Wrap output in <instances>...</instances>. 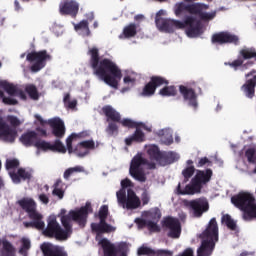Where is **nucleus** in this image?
<instances>
[{
    "label": "nucleus",
    "instance_id": "obj_16",
    "mask_svg": "<svg viewBox=\"0 0 256 256\" xmlns=\"http://www.w3.org/2000/svg\"><path fill=\"white\" fill-rule=\"evenodd\" d=\"M247 59H255L256 60V51L255 49H242L239 51L238 58L232 62H226L225 65H229L232 69H239V67H243V63L247 61Z\"/></svg>",
    "mask_w": 256,
    "mask_h": 256
},
{
    "label": "nucleus",
    "instance_id": "obj_41",
    "mask_svg": "<svg viewBox=\"0 0 256 256\" xmlns=\"http://www.w3.org/2000/svg\"><path fill=\"white\" fill-rule=\"evenodd\" d=\"M155 91L157 89L155 86L152 84L151 80L144 86L142 95L143 97H152V95H155Z\"/></svg>",
    "mask_w": 256,
    "mask_h": 256
},
{
    "label": "nucleus",
    "instance_id": "obj_33",
    "mask_svg": "<svg viewBox=\"0 0 256 256\" xmlns=\"http://www.w3.org/2000/svg\"><path fill=\"white\" fill-rule=\"evenodd\" d=\"M53 187L54 189L52 191V195H54V197H58V199H63V197H65V191L63 190V180H56Z\"/></svg>",
    "mask_w": 256,
    "mask_h": 256
},
{
    "label": "nucleus",
    "instance_id": "obj_32",
    "mask_svg": "<svg viewBox=\"0 0 256 256\" xmlns=\"http://www.w3.org/2000/svg\"><path fill=\"white\" fill-rule=\"evenodd\" d=\"M75 31H83L84 37H91V30L89 29V22L82 20L78 24L74 25Z\"/></svg>",
    "mask_w": 256,
    "mask_h": 256
},
{
    "label": "nucleus",
    "instance_id": "obj_46",
    "mask_svg": "<svg viewBox=\"0 0 256 256\" xmlns=\"http://www.w3.org/2000/svg\"><path fill=\"white\" fill-rule=\"evenodd\" d=\"M148 217L152 219V221L158 223L159 219H161V210H159V208H154L150 210L148 213Z\"/></svg>",
    "mask_w": 256,
    "mask_h": 256
},
{
    "label": "nucleus",
    "instance_id": "obj_54",
    "mask_svg": "<svg viewBox=\"0 0 256 256\" xmlns=\"http://www.w3.org/2000/svg\"><path fill=\"white\" fill-rule=\"evenodd\" d=\"M141 201L143 205H149V202L151 201V195L147 190H144L141 195Z\"/></svg>",
    "mask_w": 256,
    "mask_h": 256
},
{
    "label": "nucleus",
    "instance_id": "obj_21",
    "mask_svg": "<svg viewBox=\"0 0 256 256\" xmlns=\"http://www.w3.org/2000/svg\"><path fill=\"white\" fill-rule=\"evenodd\" d=\"M122 207L128 210L139 209L141 207V199H139V196H137L133 189L129 188L127 190V198Z\"/></svg>",
    "mask_w": 256,
    "mask_h": 256
},
{
    "label": "nucleus",
    "instance_id": "obj_48",
    "mask_svg": "<svg viewBox=\"0 0 256 256\" xmlns=\"http://www.w3.org/2000/svg\"><path fill=\"white\" fill-rule=\"evenodd\" d=\"M146 227L151 233H159V231H161V228H159L156 221L148 220Z\"/></svg>",
    "mask_w": 256,
    "mask_h": 256
},
{
    "label": "nucleus",
    "instance_id": "obj_11",
    "mask_svg": "<svg viewBox=\"0 0 256 256\" xmlns=\"http://www.w3.org/2000/svg\"><path fill=\"white\" fill-rule=\"evenodd\" d=\"M98 245L103 250V256H127V251H129L127 242H120L115 245L107 238L100 239Z\"/></svg>",
    "mask_w": 256,
    "mask_h": 256
},
{
    "label": "nucleus",
    "instance_id": "obj_30",
    "mask_svg": "<svg viewBox=\"0 0 256 256\" xmlns=\"http://www.w3.org/2000/svg\"><path fill=\"white\" fill-rule=\"evenodd\" d=\"M1 89H4L8 95L15 97L19 93V89L14 84H11L7 81H0Z\"/></svg>",
    "mask_w": 256,
    "mask_h": 256
},
{
    "label": "nucleus",
    "instance_id": "obj_42",
    "mask_svg": "<svg viewBox=\"0 0 256 256\" xmlns=\"http://www.w3.org/2000/svg\"><path fill=\"white\" fill-rule=\"evenodd\" d=\"M182 175L184 177L183 183H187L189 179L195 175V166H188L182 171Z\"/></svg>",
    "mask_w": 256,
    "mask_h": 256
},
{
    "label": "nucleus",
    "instance_id": "obj_23",
    "mask_svg": "<svg viewBox=\"0 0 256 256\" xmlns=\"http://www.w3.org/2000/svg\"><path fill=\"white\" fill-rule=\"evenodd\" d=\"M48 124L52 129V135H54V137L57 139H63V137H65V123L61 118L49 120Z\"/></svg>",
    "mask_w": 256,
    "mask_h": 256
},
{
    "label": "nucleus",
    "instance_id": "obj_6",
    "mask_svg": "<svg viewBox=\"0 0 256 256\" xmlns=\"http://www.w3.org/2000/svg\"><path fill=\"white\" fill-rule=\"evenodd\" d=\"M231 203L240 211H243L244 221L256 219V199L250 192L241 191L231 197Z\"/></svg>",
    "mask_w": 256,
    "mask_h": 256
},
{
    "label": "nucleus",
    "instance_id": "obj_53",
    "mask_svg": "<svg viewBox=\"0 0 256 256\" xmlns=\"http://www.w3.org/2000/svg\"><path fill=\"white\" fill-rule=\"evenodd\" d=\"M31 249V241L29 239H22V247L20 248V253H25Z\"/></svg>",
    "mask_w": 256,
    "mask_h": 256
},
{
    "label": "nucleus",
    "instance_id": "obj_50",
    "mask_svg": "<svg viewBox=\"0 0 256 256\" xmlns=\"http://www.w3.org/2000/svg\"><path fill=\"white\" fill-rule=\"evenodd\" d=\"M73 153L77 155V157H87V154L89 153V150H85V148L80 147L79 144L75 147L73 150Z\"/></svg>",
    "mask_w": 256,
    "mask_h": 256
},
{
    "label": "nucleus",
    "instance_id": "obj_15",
    "mask_svg": "<svg viewBox=\"0 0 256 256\" xmlns=\"http://www.w3.org/2000/svg\"><path fill=\"white\" fill-rule=\"evenodd\" d=\"M189 211L192 212L194 217H203V213L209 211V202L206 199L198 198L190 200L186 203Z\"/></svg>",
    "mask_w": 256,
    "mask_h": 256
},
{
    "label": "nucleus",
    "instance_id": "obj_47",
    "mask_svg": "<svg viewBox=\"0 0 256 256\" xmlns=\"http://www.w3.org/2000/svg\"><path fill=\"white\" fill-rule=\"evenodd\" d=\"M78 145H79V149L83 147L86 151L95 149V141L93 140H85L80 142Z\"/></svg>",
    "mask_w": 256,
    "mask_h": 256
},
{
    "label": "nucleus",
    "instance_id": "obj_9",
    "mask_svg": "<svg viewBox=\"0 0 256 256\" xmlns=\"http://www.w3.org/2000/svg\"><path fill=\"white\" fill-rule=\"evenodd\" d=\"M20 125L21 120L15 115H8L6 119L0 117V139L5 143H15L17 127Z\"/></svg>",
    "mask_w": 256,
    "mask_h": 256
},
{
    "label": "nucleus",
    "instance_id": "obj_5",
    "mask_svg": "<svg viewBox=\"0 0 256 256\" xmlns=\"http://www.w3.org/2000/svg\"><path fill=\"white\" fill-rule=\"evenodd\" d=\"M202 243L197 250V255L211 256L215 249V243L219 241V226L217 225V219L212 218L209 221L207 228L201 234Z\"/></svg>",
    "mask_w": 256,
    "mask_h": 256
},
{
    "label": "nucleus",
    "instance_id": "obj_29",
    "mask_svg": "<svg viewBox=\"0 0 256 256\" xmlns=\"http://www.w3.org/2000/svg\"><path fill=\"white\" fill-rule=\"evenodd\" d=\"M137 35V24L130 23L126 25L119 35V39H131Z\"/></svg>",
    "mask_w": 256,
    "mask_h": 256
},
{
    "label": "nucleus",
    "instance_id": "obj_2",
    "mask_svg": "<svg viewBox=\"0 0 256 256\" xmlns=\"http://www.w3.org/2000/svg\"><path fill=\"white\" fill-rule=\"evenodd\" d=\"M89 55V66L93 70V75L98 77L100 81H104L109 87L119 89V81L123 77L119 66L109 58L100 60L99 49L95 47L89 50Z\"/></svg>",
    "mask_w": 256,
    "mask_h": 256
},
{
    "label": "nucleus",
    "instance_id": "obj_43",
    "mask_svg": "<svg viewBox=\"0 0 256 256\" xmlns=\"http://www.w3.org/2000/svg\"><path fill=\"white\" fill-rule=\"evenodd\" d=\"M81 171H83V167H81V166H75L72 168H68L65 170L63 177L66 181H69V178L71 177V175H73V173H81Z\"/></svg>",
    "mask_w": 256,
    "mask_h": 256
},
{
    "label": "nucleus",
    "instance_id": "obj_20",
    "mask_svg": "<svg viewBox=\"0 0 256 256\" xmlns=\"http://www.w3.org/2000/svg\"><path fill=\"white\" fill-rule=\"evenodd\" d=\"M61 15H70V17H77L79 13V3L75 0H64L59 6Z\"/></svg>",
    "mask_w": 256,
    "mask_h": 256
},
{
    "label": "nucleus",
    "instance_id": "obj_18",
    "mask_svg": "<svg viewBox=\"0 0 256 256\" xmlns=\"http://www.w3.org/2000/svg\"><path fill=\"white\" fill-rule=\"evenodd\" d=\"M212 43H218L219 45H225L227 43L239 45V36L232 34L231 32H219L213 34Z\"/></svg>",
    "mask_w": 256,
    "mask_h": 256
},
{
    "label": "nucleus",
    "instance_id": "obj_3",
    "mask_svg": "<svg viewBox=\"0 0 256 256\" xmlns=\"http://www.w3.org/2000/svg\"><path fill=\"white\" fill-rule=\"evenodd\" d=\"M159 13L155 19L156 27L159 31L163 33H175V29H186L187 37L194 38L203 35V25L195 17L186 16L184 21L181 22L179 20L163 18Z\"/></svg>",
    "mask_w": 256,
    "mask_h": 256
},
{
    "label": "nucleus",
    "instance_id": "obj_27",
    "mask_svg": "<svg viewBox=\"0 0 256 256\" xmlns=\"http://www.w3.org/2000/svg\"><path fill=\"white\" fill-rule=\"evenodd\" d=\"M29 219H31V222L23 223L26 229H29L30 227L32 229H37L38 231L45 229V221H43V216L41 214H38L37 218L29 217Z\"/></svg>",
    "mask_w": 256,
    "mask_h": 256
},
{
    "label": "nucleus",
    "instance_id": "obj_49",
    "mask_svg": "<svg viewBox=\"0 0 256 256\" xmlns=\"http://www.w3.org/2000/svg\"><path fill=\"white\" fill-rule=\"evenodd\" d=\"M116 196L118 199V203L123 206L125 201H127V192H125V190L121 189L116 193Z\"/></svg>",
    "mask_w": 256,
    "mask_h": 256
},
{
    "label": "nucleus",
    "instance_id": "obj_19",
    "mask_svg": "<svg viewBox=\"0 0 256 256\" xmlns=\"http://www.w3.org/2000/svg\"><path fill=\"white\" fill-rule=\"evenodd\" d=\"M17 204L27 213L28 217L35 219L41 215V213L37 211V203H35L33 198H22L17 201Z\"/></svg>",
    "mask_w": 256,
    "mask_h": 256
},
{
    "label": "nucleus",
    "instance_id": "obj_34",
    "mask_svg": "<svg viewBox=\"0 0 256 256\" xmlns=\"http://www.w3.org/2000/svg\"><path fill=\"white\" fill-rule=\"evenodd\" d=\"M159 95L162 97H175L177 95V87L174 85H165L162 89L159 90Z\"/></svg>",
    "mask_w": 256,
    "mask_h": 256
},
{
    "label": "nucleus",
    "instance_id": "obj_40",
    "mask_svg": "<svg viewBox=\"0 0 256 256\" xmlns=\"http://www.w3.org/2000/svg\"><path fill=\"white\" fill-rule=\"evenodd\" d=\"M2 251L5 256L13 255L15 253V247L8 240L2 241Z\"/></svg>",
    "mask_w": 256,
    "mask_h": 256
},
{
    "label": "nucleus",
    "instance_id": "obj_36",
    "mask_svg": "<svg viewBox=\"0 0 256 256\" xmlns=\"http://www.w3.org/2000/svg\"><path fill=\"white\" fill-rule=\"evenodd\" d=\"M147 153L152 161H158L160 163L163 153H161L158 146H151L147 150Z\"/></svg>",
    "mask_w": 256,
    "mask_h": 256
},
{
    "label": "nucleus",
    "instance_id": "obj_61",
    "mask_svg": "<svg viewBox=\"0 0 256 256\" xmlns=\"http://www.w3.org/2000/svg\"><path fill=\"white\" fill-rule=\"evenodd\" d=\"M39 200L41 201V203H44V205L49 204V196H47V194H40Z\"/></svg>",
    "mask_w": 256,
    "mask_h": 256
},
{
    "label": "nucleus",
    "instance_id": "obj_14",
    "mask_svg": "<svg viewBox=\"0 0 256 256\" xmlns=\"http://www.w3.org/2000/svg\"><path fill=\"white\" fill-rule=\"evenodd\" d=\"M179 93L182 96L184 103H187L188 107H192L193 109H197V107H199V102L197 101L198 95L195 88L180 85Z\"/></svg>",
    "mask_w": 256,
    "mask_h": 256
},
{
    "label": "nucleus",
    "instance_id": "obj_38",
    "mask_svg": "<svg viewBox=\"0 0 256 256\" xmlns=\"http://www.w3.org/2000/svg\"><path fill=\"white\" fill-rule=\"evenodd\" d=\"M25 91L29 95L30 99H33V101H37L39 99V91L37 90L36 85H27L25 87Z\"/></svg>",
    "mask_w": 256,
    "mask_h": 256
},
{
    "label": "nucleus",
    "instance_id": "obj_7",
    "mask_svg": "<svg viewBox=\"0 0 256 256\" xmlns=\"http://www.w3.org/2000/svg\"><path fill=\"white\" fill-rule=\"evenodd\" d=\"M213 177V170L210 168L206 170H197L196 175L191 179L190 183L181 188V183L177 186L178 195H197L201 193L203 185H207Z\"/></svg>",
    "mask_w": 256,
    "mask_h": 256
},
{
    "label": "nucleus",
    "instance_id": "obj_28",
    "mask_svg": "<svg viewBox=\"0 0 256 256\" xmlns=\"http://www.w3.org/2000/svg\"><path fill=\"white\" fill-rule=\"evenodd\" d=\"M91 230L93 233H97V235H103V233H113L115 231V227L111 226L110 224H91Z\"/></svg>",
    "mask_w": 256,
    "mask_h": 256
},
{
    "label": "nucleus",
    "instance_id": "obj_52",
    "mask_svg": "<svg viewBox=\"0 0 256 256\" xmlns=\"http://www.w3.org/2000/svg\"><path fill=\"white\" fill-rule=\"evenodd\" d=\"M19 167V160L17 159H10L6 160V169H17Z\"/></svg>",
    "mask_w": 256,
    "mask_h": 256
},
{
    "label": "nucleus",
    "instance_id": "obj_55",
    "mask_svg": "<svg viewBox=\"0 0 256 256\" xmlns=\"http://www.w3.org/2000/svg\"><path fill=\"white\" fill-rule=\"evenodd\" d=\"M108 215H109V206H107V205L101 206L99 213H98V217L107 218Z\"/></svg>",
    "mask_w": 256,
    "mask_h": 256
},
{
    "label": "nucleus",
    "instance_id": "obj_4",
    "mask_svg": "<svg viewBox=\"0 0 256 256\" xmlns=\"http://www.w3.org/2000/svg\"><path fill=\"white\" fill-rule=\"evenodd\" d=\"M102 113L105 115L108 123L105 131L110 137H113V135H117V133H119V126H117V123H120L122 127H126L127 129H136L139 127V122L135 120L130 118L121 119V113L115 110V108H113L111 105H105L102 108Z\"/></svg>",
    "mask_w": 256,
    "mask_h": 256
},
{
    "label": "nucleus",
    "instance_id": "obj_12",
    "mask_svg": "<svg viewBox=\"0 0 256 256\" xmlns=\"http://www.w3.org/2000/svg\"><path fill=\"white\" fill-rule=\"evenodd\" d=\"M52 57L50 54L47 53V50H41V51H33L27 54L26 60L29 61V63H34L31 66V71L33 73H37L41 71V69L45 68V65H47V61H51Z\"/></svg>",
    "mask_w": 256,
    "mask_h": 256
},
{
    "label": "nucleus",
    "instance_id": "obj_17",
    "mask_svg": "<svg viewBox=\"0 0 256 256\" xmlns=\"http://www.w3.org/2000/svg\"><path fill=\"white\" fill-rule=\"evenodd\" d=\"M35 147L37 149H41L42 151H52L53 153H67V148L63 145L61 140L56 139L54 144H51L45 140H41V142H36Z\"/></svg>",
    "mask_w": 256,
    "mask_h": 256
},
{
    "label": "nucleus",
    "instance_id": "obj_31",
    "mask_svg": "<svg viewBox=\"0 0 256 256\" xmlns=\"http://www.w3.org/2000/svg\"><path fill=\"white\" fill-rule=\"evenodd\" d=\"M179 160V156L175 152H167L162 154L161 161L163 165H171V163H175V161Z\"/></svg>",
    "mask_w": 256,
    "mask_h": 256
},
{
    "label": "nucleus",
    "instance_id": "obj_60",
    "mask_svg": "<svg viewBox=\"0 0 256 256\" xmlns=\"http://www.w3.org/2000/svg\"><path fill=\"white\" fill-rule=\"evenodd\" d=\"M136 81H137V80H136L135 78L131 77V76H125V77H124V83H125L126 85H129V84L135 85V82H136Z\"/></svg>",
    "mask_w": 256,
    "mask_h": 256
},
{
    "label": "nucleus",
    "instance_id": "obj_24",
    "mask_svg": "<svg viewBox=\"0 0 256 256\" xmlns=\"http://www.w3.org/2000/svg\"><path fill=\"white\" fill-rule=\"evenodd\" d=\"M20 142L24 147H35L41 140H37V132L29 131L21 135Z\"/></svg>",
    "mask_w": 256,
    "mask_h": 256
},
{
    "label": "nucleus",
    "instance_id": "obj_56",
    "mask_svg": "<svg viewBox=\"0 0 256 256\" xmlns=\"http://www.w3.org/2000/svg\"><path fill=\"white\" fill-rule=\"evenodd\" d=\"M154 256H173V252L169 250H154Z\"/></svg>",
    "mask_w": 256,
    "mask_h": 256
},
{
    "label": "nucleus",
    "instance_id": "obj_59",
    "mask_svg": "<svg viewBox=\"0 0 256 256\" xmlns=\"http://www.w3.org/2000/svg\"><path fill=\"white\" fill-rule=\"evenodd\" d=\"M207 163H211L209 158H207V157L200 158V160L197 163V167H205V165H207Z\"/></svg>",
    "mask_w": 256,
    "mask_h": 256
},
{
    "label": "nucleus",
    "instance_id": "obj_22",
    "mask_svg": "<svg viewBox=\"0 0 256 256\" xmlns=\"http://www.w3.org/2000/svg\"><path fill=\"white\" fill-rule=\"evenodd\" d=\"M41 251L44 256H69L67 251H65V248L49 243L43 244L41 246Z\"/></svg>",
    "mask_w": 256,
    "mask_h": 256
},
{
    "label": "nucleus",
    "instance_id": "obj_57",
    "mask_svg": "<svg viewBox=\"0 0 256 256\" xmlns=\"http://www.w3.org/2000/svg\"><path fill=\"white\" fill-rule=\"evenodd\" d=\"M2 101L6 105H17L18 103L17 99H13L11 97H5V96L2 98Z\"/></svg>",
    "mask_w": 256,
    "mask_h": 256
},
{
    "label": "nucleus",
    "instance_id": "obj_1",
    "mask_svg": "<svg viewBox=\"0 0 256 256\" xmlns=\"http://www.w3.org/2000/svg\"><path fill=\"white\" fill-rule=\"evenodd\" d=\"M93 213V206L91 202H86V204L75 210H70L68 214L62 215L60 218L61 224L57 222L56 216H49L47 219V226L42 229L44 237L48 239H56V241H67L71 235H73V224L77 223L82 229L87 225V219L89 214Z\"/></svg>",
    "mask_w": 256,
    "mask_h": 256
},
{
    "label": "nucleus",
    "instance_id": "obj_63",
    "mask_svg": "<svg viewBox=\"0 0 256 256\" xmlns=\"http://www.w3.org/2000/svg\"><path fill=\"white\" fill-rule=\"evenodd\" d=\"M162 142L164 143V145H172L173 136H169L167 138H162Z\"/></svg>",
    "mask_w": 256,
    "mask_h": 256
},
{
    "label": "nucleus",
    "instance_id": "obj_58",
    "mask_svg": "<svg viewBox=\"0 0 256 256\" xmlns=\"http://www.w3.org/2000/svg\"><path fill=\"white\" fill-rule=\"evenodd\" d=\"M147 222H148V220L141 219V218H137L135 220V223H137V225L140 229H143V227H147Z\"/></svg>",
    "mask_w": 256,
    "mask_h": 256
},
{
    "label": "nucleus",
    "instance_id": "obj_51",
    "mask_svg": "<svg viewBox=\"0 0 256 256\" xmlns=\"http://www.w3.org/2000/svg\"><path fill=\"white\" fill-rule=\"evenodd\" d=\"M77 134H71L67 139H66V146L68 149V153H73V139H76Z\"/></svg>",
    "mask_w": 256,
    "mask_h": 256
},
{
    "label": "nucleus",
    "instance_id": "obj_44",
    "mask_svg": "<svg viewBox=\"0 0 256 256\" xmlns=\"http://www.w3.org/2000/svg\"><path fill=\"white\" fill-rule=\"evenodd\" d=\"M245 157L247 158L248 163L255 165L256 162V149L255 148H248L245 151Z\"/></svg>",
    "mask_w": 256,
    "mask_h": 256
},
{
    "label": "nucleus",
    "instance_id": "obj_25",
    "mask_svg": "<svg viewBox=\"0 0 256 256\" xmlns=\"http://www.w3.org/2000/svg\"><path fill=\"white\" fill-rule=\"evenodd\" d=\"M10 178L12 179L13 183L19 185L22 181H29L31 179V174L25 170V168H19L17 172H10Z\"/></svg>",
    "mask_w": 256,
    "mask_h": 256
},
{
    "label": "nucleus",
    "instance_id": "obj_8",
    "mask_svg": "<svg viewBox=\"0 0 256 256\" xmlns=\"http://www.w3.org/2000/svg\"><path fill=\"white\" fill-rule=\"evenodd\" d=\"M209 5L203 3L185 4L183 2L176 4L175 15L179 17L182 13H189L190 15H196L201 21H212L217 17V12L207 13Z\"/></svg>",
    "mask_w": 256,
    "mask_h": 256
},
{
    "label": "nucleus",
    "instance_id": "obj_39",
    "mask_svg": "<svg viewBox=\"0 0 256 256\" xmlns=\"http://www.w3.org/2000/svg\"><path fill=\"white\" fill-rule=\"evenodd\" d=\"M222 223H225L226 227H228L230 231H237V223L231 218L229 214L222 216Z\"/></svg>",
    "mask_w": 256,
    "mask_h": 256
},
{
    "label": "nucleus",
    "instance_id": "obj_45",
    "mask_svg": "<svg viewBox=\"0 0 256 256\" xmlns=\"http://www.w3.org/2000/svg\"><path fill=\"white\" fill-rule=\"evenodd\" d=\"M137 255L138 256H155V250L147 246H141L140 248H138Z\"/></svg>",
    "mask_w": 256,
    "mask_h": 256
},
{
    "label": "nucleus",
    "instance_id": "obj_37",
    "mask_svg": "<svg viewBox=\"0 0 256 256\" xmlns=\"http://www.w3.org/2000/svg\"><path fill=\"white\" fill-rule=\"evenodd\" d=\"M242 87L246 93V97H249V99H253V96L255 95V81L248 80V82Z\"/></svg>",
    "mask_w": 256,
    "mask_h": 256
},
{
    "label": "nucleus",
    "instance_id": "obj_62",
    "mask_svg": "<svg viewBox=\"0 0 256 256\" xmlns=\"http://www.w3.org/2000/svg\"><path fill=\"white\" fill-rule=\"evenodd\" d=\"M131 184H132V182L128 178L121 181L122 189H127V187H131Z\"/></svg>",
    "mask_w": 256,
    "mask_h": 256
},
{
    "label": "nucleus",
    "instance_id": "obj_13",
    "mask_svg": "<svg viewBox=\"0 0 256 256\" xmlns=\"http://www.w3.org/2000/svg\"><path fill=\"white\" fill-rule=\"evenodd\" d=\"M162 226L167 231V237H170V239L181 237V222H179V219L168 216L162 221Z\"/></svg>",
    "mask_w": 256,
    "mask_h": 256
},
{
    "label": "nucleus",
    "instance_id": "obj_10",
    "mask_svg": "<svg viewBox=\"0 0 256 256\" xmlns=\"http://www.w3.org/2000/svg\"><path fill=\"white\" fill-rule=\"evenodd\" d=\"M142 165H147L149 169H155L156 167L154 162H149L148 159L143 158L141 155H136L131 161L129 173L136 181L145 183V181H147V176L143 171Z\"/></svg>",
    "mask_w": 256,
    "mask_h": 256
},
{
    "label": "nucleus",
    "instance_id": "obj_26",
    "mask_svg": "<svg viewBox=\"0 0 256 256\" xmlns=\"http://www.w3.org/2000/svg\"><path fill=\"white\" fill-rule=\"evenodd\" d=\"M134 133L125 139V144L128 146L133 145V143H143L145 141V133L141 128L137 127Z\"/></svg>",
    "mask_w": 256,
    "mask_h": 256
},
{
    "label": "nucleus",
    "instance_id": "obj_64",
    "mask_svg": "<svg viewBox=\"0 0 256 256\" xmlns=\"http://www.w3.org/2000/svg\"><path fill=\"white\" fill-rule=\"evenodd\" d=\"M85 17H86V21L89 23V21L91 22L95 19V14L93 12H90V13H87Z\"/></svg>",
    "mask_w": 256,
    "mask_h": 256
},
{
    "label": "nucleus",
    "instance_id": "obj_35",
    "mask_svg": "<svg viewBox=\"0 0 256 256\" xmlns=\"http://www.w3.org/2000/svg\"><path fill=\"white\" fill-rule=\"evenodd\" d=\"M150 82H152L154 88L159 89V87H165V85H169V80L163 76L154 75L150 77Z\"/></svg>",
    "mask_w": 256,
    "mask_h": 256
}]
</instances>
